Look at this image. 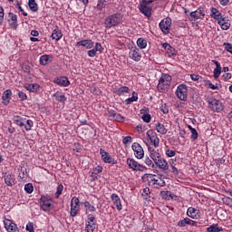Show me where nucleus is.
Listing matches in <instances>:
<instances>
[{
    "mask_svg": "<svg viewBox=\"0 0 232 232\" xmlns=\"http://www.w3.org/2000/svg\"><path fill=\"white\" fill-rule=\"evenodd\" d=\"M108 1L110 0H98L97 8L98 10H102V8H106L108 5Z\"/></svg>",
    "mask_w": 232,
    "mask_h": 232,
    "instance_id": "nucleus-44",
    "label": "nucleus"
},
{
    "mask_svg": "<svg viewBox=\"0 0 232 232\" xmlns=\"http://www.w3.org/2000/svg\"><path fill=\"white\" fill-rule=\"evenodd\" d=\"M102 167L98 166L95 168V169H94L95 174L102 173Z\"/></svg>",
    "mask_w": 232,
    "mask_h": 232,
    "instance_id": "nucleus-63",
    "label": "nucleus"
},
{
    "mask_svg": "<svg viewBox=\"0 0 232 232\" xmlns=\"http://www.w3.org/2000/svg\"><path fill=\"white\" fill-rule=\"evenodd\" d=\"M109 117H111V119H114V121H117L118 122H122V121H124V117H122V115L113 111L109 112Z\"/></svg>",
    "mask_w": 232,
    "mask_h": 232,
    "instance_id": "nucleus-33",
    "label": "nucleus"
},
{
    "mask_svg": "<svg viewBox=\"0 0 232 232\" xmlns=\"http://www.w3.org/2000/svg\"><path fill=\"white\" fill-rule=\"evenodd\" d=\"M24 88L28 92H32L33 93H35L36 92H39L40 86L37 83H31V84H25Z\"/></svg>",
    "mask_w": 232,
    "mask_h": 232,
    "instance_id": "nucleus-32",
    "label": "nucleus"
},
{
    "mask_svg": "<svg viewBox=\"0 0 232 232\" xmlns=\"http://www.w3.org/2000/svg\"><path fill=\"white\" fill-rule=\"evenodd\" d=\"M122 21V14L116 13L114 14L109 15L104 22L106 28H112V26H117L121 24Z\"/></svg>",
    "mask_w": 232,
    "mask_h": 232,
    "instance_id": "nucleus-2",
    "label": "nucleus"
},
{
    "mask_svg": "<svg viewBox=\"0 0 232 232\" xmlns=\"http://www.w3.org/2000/svg\"><path fill=\"white\" fill-rule=\"evenodd\" d=\"M145 164L149 166V168H155V164H153V161L150 158L145 159Z\"/></svg>",
    "mask_w": 232,
    "mask_h": 232,
    "instance_id": "nucleus-53",
    "label": "nucleus"
},
{
    "mask_svg": "<svg viewBox=\"0 0 232 232\" xmlns=\"http://www.w3.org/2000/svg\"><path fill=\"white\" fill-rule=\"evenodd\" d=\"M87 55L89 57H95V55H97V51L94 49L89 50Z\"/></svg>",
    "mask_w": 232,
    "mask_h": 232,
    "instance_id": "nucleus-56",
    "label": "nucleus"
},
{
    "mask_svg": "<svg viewBox=\"0 0 232 232\" xmlns=\"http://www.w3.org/2000/svg\"><path fill=\"white\" fill-rule=\"evenodd\" d=\"M111 198L112 202L114 203V205L116 206L118 211L122 210V204L121 203V198H119V195L112 194L111 196Z\"/></svg>",
    "mask_w": 232,
    "mask_h": 232,
    "instance_id": "nucleus-26",
    "label": "nucleus"
},
{
    "mask_svg": "<svg viewBox=\"0 0 232 232\" xmlns=\"http://www.w3.org/2000/svg\"><path fill=\"white\" fill-rule=\"evenodd\" d=\"M207 102L208 104V108H210L212 111L220 113V111L224 110V105L221 103V102L215 98H208Z\"/></svg>",
    "mask_w": 232,
    "mask_h": 232,
    "instance_id": "nucleus-4",
    "label": "nucleus"
},
{
    "mask_svg": "<svg viewBox=\"0 0 232 232\" xmlns=\"http://www.w3.org/2000/svg\"><path fill=\"white\" fill-rule=\"evenodd\" d=\"M171 172L174 173V175H179V169H177V167L171 165Z\"/></svg>",
    "mask_w": 232,
    "mask_h": 232,
    "instance_id": "nucleus-62",
    "label": "nucleus"
},
{
    "mask_svg": "<svg viewBox=\"0 0 232 232\" xmlns=\"http://www.w3.org/2000/svg\"><path fill=\"white\" fill-rule=\"evenodd\" d=\"M93 49L96 52H99V53H102V52H104V48L102 47V44H101V43H96Z\"/></svg>",
    "mask_w": 232,
    "mask_h": 232,
    "instance_id": "nucleus-45",
    "label": "nucleus"
},
{
    "mask_svg": "<svg viewBox=\"0 0 232 232\" xmlns=\"http://www.w3.org/2000/svg\"><path fill=\"white\" fill-rule=\"evenodd\" d=\"M53 96L56 101H58V102H66V96L61 92H55Z\"/></svg>",
    "mask_w": 232,
    "mask_h": 232,
    "instance_id": "nucleus-38",
    "label": "nucleus"
},
{
    "mask_svg": "<svg viewBox=\"0 0 232 232\" xmlns=\"http://www.w3.org/2000/svg\"><path fill=\"white\" fill-rule=\"evenodd\" d=\"M51 37L54 41H59L63 37V32L59 28H56L53 31Z\"/></svg>",
    "mask_w": 232,
    "mask_h": 232,
    "instance_id": "nucleus-35",
    "label": "nucleus"
},
{
    "mask_svg": "<svg viewBox=\"0 0 232 232\" xmlns=\"http://www.w3.org/2000/svg\"><path fill=\"white\" fill-rule=\"evenodd\" d=\"M160 196L162 198H168V197H171V192L169 191H161Z\"/></svg>",
    "mask_w": 232,
    "mask_h": 232,
    "instance_id": "nucleus-54",
    "label": "nucleus"
},
{
    "mask_svg": "<svg viewBox=\"0 0 232 232\" xmlns=\"http://www.w3.org/2000/svg\"><path fill=\"white\" fill-rule=\"evenodd\" d=\"M49 63H52V56L44 54L40 57V64H42V66H46Z\"/></svg>",
    "mask_w": 232,
    "mask_h": 232,
    "instance_id": "nucleus-34",
    "label": "nucleus"
},
{
    "mask_svg": "<svg viewBox=\"0 0 232 232\" xmlns=\"http://www.w3.org/2000/svg\"><path fill=\"white\" fill-rule=\"evenodd\" d=\"M141 119L144 122H150L151 121V115L150 114H143Z\"/></svg>",
    "mask_w": 232,
    "mask_h": 232,
    "instance_id": "nucleus-52",
    "label": "nucleus"
},
{
    "mask_svg": "<svg viewBox=\"0 0 232 232\" xmlns=\"http://www.w3.org/2000/svg\"><path fill=\"white\" fill-rule=\"evenodd\" d=\"M139 101V94L136 92H132V96L125 100L126 104H131Z\"/></svg>",
    "mask_w": 232,
    "mask_h": 232,
    "instance_id": "nucleus-37",
    "label": "nucleus"
},
{
    "mask_svg": "<svg viewBox=\"0 0 232 232\" xmlns=\"http://www.w3.org/2000/svg\"><path fill=\"white\" fill-rule=\"evenodd\" d=\"M83 206H84V208H85L86 209H89V211H92V212L95 211V207L92 206V204H90V202H88V201H85V202L83 203Z\"/></svg>",
    "mask_w": 232,
    "mask_h": 232,
    "instance_id": "nucleus-46",
    "label": "nucleus"
},
{
    "mask_svg": "<svg viewBox=\"0 0 232 232\" xmlns=\"http://www.w3.org/2000/svg\"><path fill=\"white\" fill-rule=\"evenodd\" d=\"M156 130L158 133H160V135H166V133H168V129H166V126L162 123L156 124Z\"/></svg>",
    "mask_w": 232,
    "mask_h": 232,
    "instance_id": "nucleus-36",
    "label": "nucleus"
},
{
    "mask_svg": "<svg viewBox=\"0 0 232 232\" xmlns=\"http://www.w3.org/2000/svg\"><path fill=\"white\" fill-rule=\"evenodd\" d=\"M211 17H213V19H215L216 21H219L220 19H222L224 17V15H222V13H220V11H218V9L212 7L211 8Z\"/></svg>",
    "mask_w": 232,
    "mask_h": 232,
    "instance_id": "nucleus-30",
    "label": "nucleus"
},
{
    "mask_svg": "<svg viewBox=\"0 0 232 232\" xmlns=\"http://www.w3.org/2000/svg\"><path fill=\"white\" fill-rule=\"evenodd\" d=\"M179 227H186V226L197 227V221H193L189 218H185L178 222Z\"/></svg>",
    "mask_w": 232,
    "mask_h": 232,
    "instance_id": "nucleus-18",
    "label": "nucleus"
},
{
    "mask_svg": "<svg viewBox=\"0 0 232 232\" xmlns=\"http://www.w3.org/2000/svg\"><path fill=\"white\" fill-rule=\"evenodd\" d=\"M7 22L11 28H17V14H14V13H9Z\"/></svg>",
    "mask_w": 232,
    "mask_h": 232,
    "instance_id": "nucleus-19",
    "label": "nucleus"
},
{
    "mask_svg": "<svg viewBox=\"0 0 232 232\" xmlns=\"http://www.w3.org/2000/svg\"><path fill=\"white\" fill-rule=\"evenodd\" d=\"M54 83L57 84L58 86H70V81L66 76H61L58 77L54 80Z\"/></svg>",
    "mask_w": 232,
    "mask_h": 232,
    "instance_id": "nucleus-23",
    "label": "nucleus"
},
{
    "mask_svg": "<svg viewBox=\"0 0 232 232\" xmlns=\"http://www.w3.org/2000/svg\"><path fill=\"white\" fill-rule=\"evenodd\" d=\"M160 28L163 34H169L171 28V18H165L160 23Z\"/></svg>",
    "mask_w": 232,
    "mask_h": 232,
    "instance_id": "nucleus-13",
    "label": "nucleus"
},
{
    "mask_svg": "<svg viewBox=\"0 0 232 232\" xmlns=\"http://www.w3.org/2000/svg\"><path fill=\"white\" fill-rule=\"evenodd\" d=\"M192 19H204L206 14L204 13V9L198 8L196 11H193L189 14Z\"/></svg>",
    "mask_w": 232,
    "mask_h": 232,
    "instance_id": "nucleus-20",
    "label": "nucleus"
},
{
    "mask_svg": "<svg viewBox=\"0 0 232 232\" xmlns=\"http://www.w3.org/2000/svg\"><path fill=\"white\" fill-rule=\"evenodd\" d=\"M18 97L21 101H26V99H27L26 93H24L23 92H18Z\"/></svg>",
    "mask_w": 232,
    "mask_h": 232,
    "instance_id": "nucleus-55",
    "label": "nucleus"
},
{
    "mask_svg": "<svg viewBox=\"0 0 232 232\" xmlns=\"http://www.w3.org/2000/svg\"><path fill=\"white\" fill-rule=\"evenodd\" d=\"M76 46H83V48L90 50L91 48H93L94 43L92 40H82L76 43Z\"/></svg>",
    "mask_w": 232,
    "mask_h": 232,
    "instance_id": "nucleus-24",
    "label": "nucleus"
},
{
    "mask_svg": "<svg viewBox=\"0 0 232 232\" xmlns=\"http://www.w3.org/2000/svg\"><path fill=\"white\" fill-rule=\"evenodd\" d=\"M166 186V181H164V179L161 177L156 176L155 181H154V188H164Z\"/></svg>",
    "mask_w": 232,
    "mask_h": 232,
    "instance_id": "nucleus-31",
    "label": "nucleus"
},
{
    "mask_svg": "<svg viewBox=\"0 0 232 232\" xmlns=\"http://www.w3.org/2000/svg\"><path fill=\"white\" fill-rule=\"evenodd\" d=\"M5 21V9L0 5V26L3 25V22Z\"/></svg>",
    "mask_w": 232,
    "mask_h": 232,
    "instance_id": "nucleus-50",
    "label": "nucleus"
},
{
    "mask_svg": "<svg viewBox=\"0 0 232 232\" xmlns=\"http://www.w3.org/2000/svg\"><path fill=\"white\" fill-rule=\"evenodd\" d=\"M137 131H144L146 130V127L142 126V125H138L136 127Z\"/></svg>",
    "mask_w": 232,
    "mask_h": 232,
    "instance_id": "nucleus-64",
    "label": "nucleus"
},
{
    "mask_svg": "<svg viewBox=\"0 0 232 232\" xmlns=\"http://www.w3.org/2000/svg\"><path fill=\"white\" fill-rule=\"evenodd\" d=\"M130 59H132V61H136V63H139L140 59H142V54L140 53V50L137 47H131L129 53Z\"/></svg>",
    "mask_w": 232,
    "mask_h": 232,
    "instance_id": "nucleus-11",
    "label": "nucleus"
},
{
    "mask_svg": "<svg viewBox=\"0 0 232 232\" xmlns=\"http://www.w3.org/2000/svg\"><path fill=\"white\" fill-rule=\"evenodd\" d=\"M218 24L223 30H229L231 28V21H229V16H223Z\"/></svg>",
    "mask_w": 232,
    "mask_h": 232,
    "instance_id": "nucleus-15",
    "label": "nucleus"
},
{
    "mask_svg": "<svg viewBox=\"0 0 232 232\" xmlns=\"http://www.w3.org/2000/svg\"><path fill=\"white\" fill-rule=\"evenodd\" d=\"M131 148L136 159H144V149H142V146H140V144H139L138 142H134L132 143Z\"/></svg>",
    "mask_w": 232,
    "mask_h": 232,
    "instance_id": "nucleus-10",
    "label": "nucleus"
},
{
    "mask_svg": "<svg viewBox=\"0 0 232 232\" xmlns=\"http://www.w3.org/2000/svg\"><path fill=\"white\" fill-rule=\"evenodd\" d=\"M130 92V88L127 86L120 87L116 90L117 95H124V93H128Z\"/></svg>",
    "mask_w": 232,
    "mask_h": 232,
    "instance_id": "nucleus-42",
    "label": "nucleus"
},
{
    "mask_svg": "<svg viewBox=\"0 0 232 232\" xmlns=\"http://www.w3.org/2000/svg\"><path fill=\"white\" fill-rule=\"evenodd\" d=\"M169 86H171V76L169 74H162L159 80L158 90L160 93H165L169 90Z\"/></svg>",
    "mask_w": 232,
    "mask_h": 232,
    "instance_id": "nucleus-1",
    "label": "nucleus"
},
{
    "mask_svg": "<svg viewBox=\"0 0 232 232\" xmlns=\"http://www.w3.org/2000/svg\"><path fill=\"white\" fill-rule=\"evenodd\" d=\"M63 189H64V187L63 185H58L57 189H56V198H59L61 195L63 194Z\"/></svg>",
    "mask_w": 232,
    "mask_h": 232,
    "instance_id": "nucleus-47",
    "label": "nucleus"
},
{
    "mask_svg": "<svg viewBox=\"0 0 232 232\" xmlns=\"http://www.w3.org/2000/svg\"><path fill=\"white\" fill-rule=\"evenodd\" d=\"M13 121L17 126H20V128H23V126H24V123L26 122V131H30V130L34 128V121L32 120H26V118H23L21 116H14Z\"/></svg>",
    "mask_w": 232,
    "mask_h": 232,
    "instance_id": "nucleus-3",
    "label": "nucleus"
},
{
    "mask_svg": "<svg viewBox=\"0 0 232 232\" xmlns=\"http://www.w3.org/2000/svg\"><path fill=\"white\" fill-rule=\"evenodd\" d=\"M153 0H142L138 5L140 12L146 17H151V7L149 6Z\"/></svg>",
    "mask_w": 232,
    "mask_h": 232,
    "instance_id": "nucleus-5",
    "label": "nucleus"
},
{
    "mask_svg": "<svg viewBox=\"0 0 232 232\" xmlns=\"http://www.w3.org/2000/svg\"><path fill=\"white\" fill-rule=\"evenodd\" d=\"M165 153H166L167 157H169V158L175 157V155H177V152L175 150H169V149L166 150Z\"/></svg>",
    "mask_w": 232,
    "mask_h": 232,
    "instance_id": "nucleus-51",
    "label": "nucleus"
},
{
    "mask_svg": "<svg viewBox=\"0 0 232 232\" xmlns=\"http://www.w3.org/2000/svg\"><path fill=\"white\" fill-rule=\"evenodd\" d=\"M11 99H12V90L7 89L3 92V95H2L3 104L7 106V104H10Z\"/></svg>",
    "mask_w": 232,
    "mask_h": 232,
    "instance_id": "nucleus-21",
    "label": "nucleus"
},
{
    "mask_svg": "<svg viewBox=\"0 0 232 232\" xmlns=\"http://www.w3.org/2000/svg\"><path fill=\"white\" fill-rule=\"evenodd\" d=\"M212 63L216 65V68L214 69V78L218 79L220 77V73H222V66H220V63L217 60H213Z\"/></svg>",
    "mask_w": 232,
    "mask_h": 232,
    "instance_id": "nucleus-25",
    "label": "nucleus"
},
{
    "mask_svg": "<svg viewBox=\"0 0 232 232\" xmlns=\"http://www.w3.org/2000/svg\"><path fill=\"white\" fill-rule=\"evenodd\" d=\"M187 215L189 217V218H193L194 220H197L200 218V210L190 207L187 210Z\"/></svg>",
    "mask_w": 232,
    "mask_h": 232,
    "instance_id": "nucleus-16",
    "label": "nucleus"
},
{
    "mask_svg": "<svg viewBox=\"0 0 232 232\" xmlns=\"http://www.w3.org/2000/svg\"><path fill=\"white\" fill-rule=\"evenodd\" d=\"M137 46L140 48V50H144L148 46V42L144 38H139L137 40Z\"/></svg>",
    "mask_w": 232,
    "mask_h": 232,
    "instance_id": "nucleus-41",
    "label": "nucleus"
},
{
    "mask_svg": "<svg viewBox=\"0 0 232 232\" xmlns=\"http://www.w3.org/2000/svg\"><path fill=\"white\" fill-rule=\"evenodd\" d=\"M4 180L6 186H14L15 184V178L12 174H5Z\"/></svg>",
    "mask_w": 232,
    "mask_h": 232,
    "instance_id": "nucleus-28",
    "label": "nucleus"
},
{
    "mask_svg": "<svg viewBox=\"0 0 232 232\" xmlns=\"http://www.w3.org/2000/svg\"><path fill=\"white\" fill-rule=\"evenodd\" d=\"M123 144H131V137L127 136L123 139Z\"/></svg>",
    "mask_w": 232,
    "mask_h": 232,
    "instance_id": "nucleus-58",
    "label": "nucleus"
},
{
    "mask_svg": "<svg viewBox=\"0 0 232 232\" xmlns=\"http://www.w3.org/2000/svg\"><path fill=\"white\" fill-rule=\"evenodd\" d=\"M100 153L104 162H107V164H115V159L111 158V156H110L104 150L101 149Z\"/></svg>",
    "mask_w": 232,
    "mask_h": 232,
    "instance_id": "nucleus-17",
    "label": "nucleus"
},
{
    "mask_svg": "<svg viewBox=\"0 0 232 232\" xmlns=\"http://www.w3.org/2000/svg\"><path fill=\"white\" fill-rule=\"evenodd\" d=\"M127 166L132 169L133 171H142L145 172L148 170L146 166L140 165V163L137 162V160L128 158L126 160Z\"/></svg>",
    "mask_w": 232,
    "mask_h": 232,
    "instance_id": "nucleus-6",
    "label": "nucleus"
},
{
    "mask_svg": "<svg viewBox=\"0 0 232 232\" xmlns=\"http://www.w3.org/2000/svg\"><path fill=\"white\" fill-rule=\"evenodd\" d=\"M146 135L148 139H150L154 148H159V146L160 145V139H159V136H157V132H155L153 130H149L146 132Z\"/></svg>",
    "mask_w": 232,
    "mask_h": 232,
    "instance_id": "nucleus-9",
    "label": "nucleus"
},
{
    "mask_svg": "<svg viewBox=\"0 0 232 232\" xmlns=\"http://www.w3.org/2000/svg\"><path fill=\"white\" fill-rule=\"evenodd\" d=\"M141 179L143 182H147L149 186H153L155 184V179H157V175L144 174Z\"/></svg>",
    "mask_w": 232,
    "mask_h": 232,
    "instance_id": "nucleus-22",
    "label": "nucleus"
},
{
    "mask_svg": "<svg viewBox=\"0 0 232 232\" xmlns=\"http://www.w3.org/2000/svg\"><path fill=\"white\" fill-rule=\"evenodd\" d=\"M160 110L163 113H169V109H168V106L165 105H161Z\"/></svg>",
    "mask_w": 232,
    "mask_h": 232,
    "instance_id": "nucleus-59",
    "label": "nucleus"
},
{
    "mask_svg": "<svg viewBox=\"0 0 232 232\" xmlns=\"http://www.w3.org/2000/svg\"><path fill=\"white\" fill-rule=\"evenodd\" d=\"M208 232H220L224 231V228L218 227V224H213L210 227H207Z\"/></svg>",
    "mask_w": 232,
    "mask_h": 232,
    "instance_id": "nucleus-40",
    "label": "nucleus"
},
{
    "mask_svg": "<svg viewBox=\"0 0 232 232\" xmlns=\"http://www.w3.org/2000/svg\"><path fill=\"white\" fill-rule=\"evenodd\" d=\"M26 231L35 232V230L34 229V224L33 223H28L26 225Z\"/></svg>",
    "mask_w": 232,
    "mask_h": 232,
    "instance_id": "nucleus-57",
    "label": "nucleus"
},
{
    "mask_svg": "<svg viewBox=\"0 0 232 232\" xmlns=\"http://www.w3.org/2000/svg\"><path fill=\"white\" fill-rule=\"evenodd\" d=\"M149 151L150 153V159L154 161V163L161 159L162 157L160 156V153L159 151L155 150L152 147H149Z\"/></svg>",
    "mask_w": 232,
    "mask_h": 232,
    "instance_id": "nucleus-29",
    "label": "nucleus"
},
{
    "mask_svg": "<svg viewBox=\"0 0 232 232\" xmlns=\"http://www.w3.org/2000/svg\"><path fill=\"white\" fill-rule=\"evenodd\" d=\"M191 136L190 139H192V140H197V139H198V132H197L196 129H191Z\"/></svg>",
    "mask_w": 232,
    "mask_h": 232,
    "instance_id": "nucleus-49",
    "label": "nucleus"
},
{
    "mask_svg": "<svg viewBox=\"0 0 232 232\" xmlns=\"http://www.w3.org/2000/svg\"><path fill=\"white\" fill-rule=\"evenodd\" d=\"M28 6L32 12H37V10H39V5L35 0H29Z\"/></svg>",
    "mask_w": 232,
    "mask_h": 232,
    "instance_id": "nucleus-39",
    "label": "nucleus"
},
{
    "mask_svg": "<svg viewBox=\"0 0 232 232\" xmlns=\"http://www.w3.org/2000/svg\"><path fill=\"white\" fill-rule=\"evenodd\" d=\"M221 6H227L229 5V0H218Z\"/></svg>",
    "mask_w": 232,
    "mask_h": 232,
    "instance_id": "nucleus-61",
    "label": "nucleus"
},
{
    "mask_svg": "<svg viewBox=\"0 0 232 232\" xmlns=\"http://www.w3.org/2000/svg\"><path fill=\"white\" fill-rule=\"evenodd\" d=\"M40 206L44 211H50L53 208V203L50 197L43 196L40 198Z\"/></svg>",
    "mask_w": 232,
    "mask_h": 232,
    "instance_id": "nucleus-8",
    "label": "nucleus"
},
{
    "mask_svg": "<svg viewBox=\"0 0 232 232\" xmlns=\"http://www.w3.org/2000/svg\"><path fill=\"white\" fill-rule=\"evenodd\" d=\"M4 225L8 232H19V228L17 227V225L15 223L12 222L10 219H5Z\"/></svg>",
    "mask_w": 232,
    "mask_h": 232,
    "instance_id": "nucleus-14",
    "label": "nucleus"
},
{
    "mask_svg": "<svg viewBox=\"0 0 232 232\" xmlns=\"http://www.w3.org/2000/svg\"><path fill=\"white\" fill-rule=\"evenodd\" d=\"M150 188H144L143 192H142V196L143 197H150Z\"/></svg>",
    "mask_w": 232,
    "mask_h": 232,
    "instance_id": "nucleus-60",
    "label": "nucleus"
},
{
    "mask_svg": "<svg viewBox=\"0 0 232 232\" xmlns=\"http://www.w3.org/2000/svg\"><path fill=\"white\" fill-rule=\"evenodd\" d=\"M79 208V198L77 197H73L71 200V217H77Z\"/></svg>",
    "mask_w": 232,
    "mask_h": 232,
    "instance_id": "nucleus-12",
    "label": "nucleus"
},
{
    "mask_svg": "<svg viewBox=\"0 0 232 232\" xmlns=\"http://www.w3.org/2000/svg\"><path fill=\"white\" fill-rule=\"evenodd\" d=\"M24 189H25L26 193H33V191H34V185H32V183H27L24 186Z\"/></svg>",
    "mask_w": 232,
    "mask_h": 232,
    "instance_id": "nucleus-48",
    "label": "nucleus"
},
{
    "mask_svg": "<svg viewBox=\"0 0 232 232\" xmlns=\"http://www.w3.org/2000/svg\"><path fill=\"white\" fill-rule=\"evenodd\" d=\"M85 231L86 232H94L95 231V224L88 221L86 223Z\"/></svg>",
    "mask_w": 232,
    "mask_h": 232,
    "instance_id": "nucleus-43",
    "label": "nucleus"
},
{
    "mask_svg": "<svg viewBox=\"0 0 232 232\" xmlns=\"http://www.w3.org/2000/svg\"><path fill=\"white\" fill-rule=\"evenodd\" d=\"M155 164L158 166V168H160V169H163L164 171L169 169V166H168V161L162 158L157 160Z\"/></svg>",
    "mask_w": 232,
    "mask_h": 232,
    "instance_id": "nucleus-27",
    "label": "nucleus"
},
{
    "mask_svg": "<svg viewBox=\"0 0 232 232\" xmlns=\"http://www.w3.org/2000/svg\"><path fill=\"white\" fill-rule=\"evenodd\" d=\"M176 97L179 101H188V86L186 84H179L176 89Z\"/></svg>",
    "mask_w": 232,
    "mask_h": 232,
    "instance_id": "nucleus-7",
    "label": "nucleus"
}]
</instances>
